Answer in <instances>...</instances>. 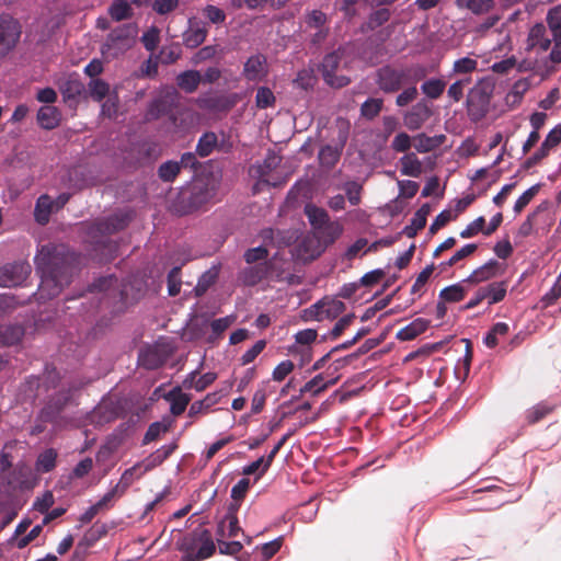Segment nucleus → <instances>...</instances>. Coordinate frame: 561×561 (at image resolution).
Returning <instances> with one entry per match:
<instances>
[{
	"mask_svg": "<svg viewBox=\"0 0 561 561\" xmlns=\"http://www.w3.org/2000/svg\"><path fill=\"white\" fill-rule=\"evenodd\" d=\"M35 264L42 278L38 287L41 298L57 296L69 283L68 266L58 247L43 245L35 256Z\"/></svg>",
	"mask_w": 561,
	"mask_h": 561,
	"instance_id": "obj_1",
	"label": "nucleus"
},
{
	"mask_svg": "<svg viewBox=\"0 0 561 561\" xmlns=\"http://www.w3.org/2000/svg\"><path fill=\"white\" fill-rule=\"evenodd\" d=\"M180 550L183 552L181 561H202L213 556L215 543L208 530L202 529L185 536Z\"/></svg>",
	"mask_w": 561,
	"mask_h": 561,
	"instance_id": "obj_2",
	"label": "nucleus"
},
{
	"mask_svg": "<svg viewBox=\"0 0 561 561\" xmlns=\"http://www.w3.org/2000/svg\"><path fill=\"white\" fill-rule=\"evenodd\" d=\"M343 226L339 221H328L322 227H320L317 231L313 232L312 238H308L306 243H314V247L311 250H306L302 254L305 260H313L319 256L324 248L332 244L337 240L343 233Z\"/></svg>",
	"mask_w": 561,
	"mask_h": 561,
	"instance_id": "obj_3",
	"label": "nucleus"
},
{
	"mask_svg": "<svg viewBox=\"0 0 561 561\" xmlns=\"http://www.w3.org/2000/svg\"><path fill=\"white\" fill-rule=\"evenodd\" d=\"M493 89L494 85L490 80L481 79L469 90L466 101L469 115L476 118L485 115Z\"/></svg>",
	"mask_w": 561,
	"mask_h": 561,
	"instance_id": "obj_4",
	"label": "nucleus"
},
{
	"mask_svg": "<svg viewBox=\"0 0 561 561\" xmlns=\"http://www.w3.org/2000/svg\"><path fill=\"white\" fill-rule=\"evenodd\" d=\"M345 310V305L334 297H324L302 311L305 321L334 320Z\"/></svg>",
	"mask_w": 561,
	"mask_h": 561,
	"instance_id": "obj_5",
	"label": "nucleus"
},
{
	"mask_svg": "<svg viewBox=\"0 0 561 561\" xmlns=\"http://www.w3.org/2000/svg\"><path fill=\"white\" fill-rule=\"evenodd\" d=\"M136 28L133 25H123L112 31L102 48L106 57H116L126 51L134 43Z\"/></svg>",
	"mask_w": 561,
	"mask_h": 561,
	"instance_id": "obj_6",
	"label": "nucleus"
},
{
	"mask_svg": "<svg viewBox=\"0 0 561 561\" xmlns=\"http://www.w3.org/2000/svg\"><path fill=\"white\" fill-rule=\"evenodd\" d=\"M344 51H335L324 57L322 62V75L325 82L332 87L342 88L348 84L350 79L340 75V65Z\"/></svg>",
	"mask_w": 561,
	"mask_h": 561,
	"instance_id": "obj_7",
	"label": "nucleus"
},
{
	"mask_svg": "<svg viewBox=\"0 0 561 561\" xmlns=\"http://www.w3.org/2000/svg\"><path fill=\"white\" fill-rule=\"evenodd\" d=\"M31 273L30 264L19 262L0 267V286L14 287L21 285Z\"/></svg>",
	"mask_w": 561,
	"mask_h": 561,
	"instance_id": "obj_8",
	"label": "nucleus"
},
{
	"mask_svg": "<svg viewBox=\"0 0 561 561\" xmlns=\"http://www.w3.org/2000/svg\"><path fill=\"white\" fill-rule=\"evenodd\" d=\"M506 295V284L504 282L500 283H492L488 286L480 287L476 294L474 297L471 298L467 305L466 309H472L477 307L479 304H481L484 299H488L489 305H493L496 302H500L504 299Z\"/></svg>",
	"mask_w": 561,
	"mask_h": 561,
	"instance_id": "obj_9",
	"label": "nucleus"
},
{
	"mask_svg": "<svg viewBox=\"0 0 561 561\" xmlns=\"http://www.w3.org/2000/svg\"><path fill=\"white\" fill-rule=\"evenodd\" d=\"M20 33V26L15 20L4 18L0 21V57L15 45Z\"/></svg>",
	"mask_w": 561,
	"mask_h": 561,
	"instance_id": "obj_10",
	"label": "nucleus"
},
{
	"mask_svg": "<svg viewBox=\"0 0 561 561\" xmlns=\"http://www.w3.org/2000/svg\"><path fill=\"white\" fill-rule=\"evenodd\" d=\"M30 525L31 522L27 519L19 523V525L15 528L14 535L11 537L9 541L13 547L18 549H23L41 535L43 530V525H36L27 534H25Z\"/></svg>",
	"mask_w": 561,
	"mask_h": 561,
	"instance_id": "obj_11",
	"label": "nucleus"
},
{
	"mask_svg": "<svg viewBox=\"0 0 561 561\" xmlns=\"http://www.w3.org/2000/svg\"><path fill=\"white\" fill-rule=\"evenodd\" d=\"M432 116V110L425 102L416 103L404 114V125L410 130H416Z\"/></svg>",
	"mask_w": 561,
	"mask_h": 561,
	"instance_id": "obj_12",
	"label": "nucleus"
},
{
	"mask_svg": "<svg viewBox=\"0 0 561 561\" xmlns=\"http://www.w3.org/2000/svg\"><path fill=\"white\" fill-rule=\"evenodd\" d=\"M156 466L154 460H147L144 462H138L129 469H126L122 474L118 483L116 484L121 488V493H124L135 480L139 479L147 471L152 469Z\"/></svg>",
	"mask_w": 561,
	"mask_h": 561,
	"instance_id": "obj_13",
	"label": "nucleus"
},
{
	"mask_svg": "<svg viewBox=\"0 0 561 561\" xmlns=\"http://www.w3.org/2000/svg\"><path fill=\"white\" fill-rule=\"evenodd\" d=\"M500 274V264L495 260H490L482 266L476 268L463 283L477 285L496 277Z\"/></svg>",
	"mask_w": 561,
	"mask_h": 561,
	"instance_id": "obj_14",
	"label": "nucleus"
},
{
	"mask_svg": "<svg viewBox=\"0 0 561 561\" xmlns=\"http://www.w3.org/2000/svg\"><path fill=\"white\" fill-rule=\"evenodd\" d=\"M403 77L402 71L385 67L378 71V84L385 92H394L401 87Z\"/></svg>",
	"mask_w": 561,
	"mask_h": 561,
	"instance_id": "obj_15",
	"label": "nucleus"
},
{
	"mask_svg": "<svg viewBox=\"0 0 561 561\" xmlns=\"http://www.w3.org/2000/svg\"><path fill=\"white\" fill-rule=\"evenodd\" d=\"M243 73L248 80H262L267 73L266 59L262 55L250 57L244 65Z\"/></svg>",
	"mask_w": 561,
	"mask_h": 561,
	"instance_id": "obj_16",
	"label": "nucleus"
},
{
	"mask_svg": "<svg viewBox=\"0 0 561 561\" xmlns=\"http://www.w3.org/2000/svg\"><path fill=\"white\" fill-rule=\"evenodd\" d=\"M551 45L550 38L547 36V31L543 24L539 23L534 25L528 34L527 46L531 49H539L546 51Z\"/></svg>",
	"mask_w": 561,
	"mask_h": 561,
	"instance_id": "obj_17",
	"label": "nucleus"
},
{
	"mask_svg": "<svg viewBox=\"0 0 561 561\" xmlns=\"http://www.w3.org/2000/svg\"><path fill=\"white\" fill-rule=\"evenodd\" d=\"M399 168L402 175L420 178L423 173V163L414 152L404 153L399 159Z\"/></svg>",
	"mask_w": 561,
	"mask_h": 561,
	"instance_id": "obj_18",
	"label": "nucleus"
},
{
	"mask_svg": "<svg viewBox=\"0 0 561 561\" xmlns=\"http://www.w3.org/2000/svg\"><path fill=\"white\" fill-rule=\"evenodd\" d=\"M430 325V321L423 318H417L411 323L402 328L397 333V339L400 341H411L425 332Z\"/></svg>",
	"mask_w": 561,
	"mask_h": 561,
	"instance_id": "obj_19",
	"label": "nucleus"
},
{
	"mask_svg": "<svg viewBox=\"0 0 561 561\" xmlns=\"http://www.w3.org/2000/svg\"><path fill=\"white\" fill-rule=\"evenodd\" d=\"M61 114L51 105L42 106L37 112V122L45 129H54L59 125Z\"/></svg>",
	"mask_w": 561,
	"mask_h": 561,
	"instance_id": "obj_20",
	"label": "nucleus"
},
{
	"mask_svg": "<svg viewBox=\"0 0 561 561\" xmlns=\"http://www.w3.org/2000/svg\"><path fill=\"white\" fill-rule=\"evenodd\" d=\"M217 379V374L208 371L202 376H197L196 371H192L183 381L185 388L203 391Z\"/></svg>",
	"mask_w": 561,
	"mask_h": 561,
	"instance_id": "obj_21",
	"label": "nucleus"
},
{
	"mask_svg": "<svg viewBox=\"0 0 561 561\" xmlns=\"http://www.w3.org/2000/svg\"><path fill=\"white\" fill-rule=\"evenodd\" d=\"M206 35L207 28L204 25L198 22H191L183 39L187 47L195 48L205 41Z\"/></svg>",
	"mask_w": 561,
	"mask_h": 561,
	"instance_id": "obj_22",
	"label": "nucleus"
},
{
	"mask_svg": "<svg viewBox=\"0 0 561 561\" xmlns=\"http://www.w3.org/2000/svg\"><path fill=\"white\" fill-rule=\"evenodd\" d=\"M164 398L170 402L171 413L174 415L182 414L191 401V397L184 393L180 388L172 389Z\"/></svg>",
	"mask_w": 561,
	"mask_h": 561,
	"instance_id": "obj_23",
	"label": "nucleus"
},
{
	"mask_svg": "<svg viewBox=\"0 0 561 561\" xmlns=\"http://www.w3.org/2000/svg\"><path fill=\"white\" fill-rule=\"evenodd\" d=\"M131 4H140V0H114L108 13L115 21L126 20L131 16Z\"/></svg>",
	"mask_w": 561,
	"mask_h": 561,
	"instance_id": "obj_24",
	"label": "nucleus"
},
{
	"mask_svg": "<svg viewBox=\"0 0 561 561\" xmlns=\"http://www.w3.org/2000/svg\"><path fill=\"white\" fill-rule=\"evenodd\" d=\"M443 140L444 136L430 137L425 134H417L413 137V148L420 153H426L438 148Z\"/></svg>",
	"mask_w": 561,
	"mask_h": 561,
	"instance_id": "obj_25",
	"label": "nucleus"
},
{
	"mask_svg": "<svg viewBox=\"0 0 561 561\" xmlns=\"http://www.w3.org/2000/svg\"><path fill=\"white\" fill-rule=\"evenodd\" d=\"M53 211H56L53 199L48 195L39 196L34 211L35 220L41 225H45L48 222Z\"/></svg>",
	"mask_w": 561,
	"mask_h": 561,
	"instance_id": "obj_26",
	"label": "nucleus"
},
{
	"mask_svg": "<svg viewBox=\"0 0 561 561\" xmlns=\"http://www.w3.org/2000/svg\"><path fill=\"white\" fill-rule=\"evenodd\" d=\"M59 90L65 100H75L84 92V85L77 77L69 76L59 84Z\"/></svg>",
	"mask_w": 561,
	"mask_h": 561,
	"instance_id": "obj_27",
	"label": "nucleus"
},
{
	"mask_svg": "<svg viewBox=\"0 0 561 561\" xmlns=\"http://www.w3.org/2000/svg\"><path fill=\"white\" fill-rule=\"evenodd\" d=\"M467 283H457L445 287L439 293V299L443 302H458L463 299L468 288L465 286Z\"/></svg>",
	"mask_w": 561,
	"mask_h": 561,
	"instance_id": "obj_28",
	"label": "nucleus"
},
{
	"mask_svg": "<svg viewBox=\"0 0 561 561\" xmlns=\"http://www.w3.org/2000/svg\"><path fill=\"white\" fill-rule=\"evenodd\" d=\"M346 141V135L341 138L340 147L324 146L319 152V160L322 165L333 167L341 156V149Z\"/></svg>",
	"mask_w": 561,
	"mask_h": 561,
	"instance_id": "obj_29",
	"label": "nucleus"
},
{
	"mask_svg": "<svg viewBox=\"0 0 561 561\" xmlns=\"http://www.w3.org/2000/svg\"><path fill=\"white\" fill-rule=\"evenodd\" d=\"M305 214L312 226L313 232L329 221L327 211L312 204L306 205Z\"/></svg>",
	"mask_w": 561,
	"mask_h": 561,
	"instance_id": "obj_30",
	"label": "nucleus"
},
{
	"mask_svg": "<svg viewBox=\"0 0 561 561\" xmlns=\"http://www.w3.org/2000/svg\"><path fill=\"white\" fill-rule=\"evenodd\" d=\"M202 81V76L196 70H187L178 76L176 82L178 85L184 90L185 92H194L199 82Z\"/></svg>",
	"mask_w": 561,
	"mask_h": 561,
	"instance_id": "obj_31",
	"label": "nucleus"
},
{
	"mask_svg": "<svg viewBox=\"0 0 561 561\" xmlns=\"http://www.w3.org/2000/svg\"><path fill=\"white\" fill-rule=\"evenodd\" d=\"M430 211V206L425 204L414 214L411 225L405 228V232L409 237L415 236L419 230L425 227Z\"/></svg>",
	"mask_w": 561,
	"mask_h": 561,
	"instance_id": "obj_32",
	"label": "nucleus"
},
{
	"mask_svg": "<svg viewBox=\"0 0 561 561\" xmlns=\"http://www.w3.org/2000/svg\"><path fill=\"white\" fill-rule=\"evenodd\" d=\"M493 0H457L459 8H466L474 14L489 12L493 7Z\"/></svg>",
	"mask_w": 561,
	"mask_h": 561,
	"instance_id": "obj_33",
	"label": "nucleus"
},
{
	"mask_svg": "<svg viewBox=\"0 0 561 561\" xmlns=\"http://www.w3.org/2000/svg\"><path fill=\"white\" fill-rule=\"evenodd\" d=\"M477 244L474 243H470V244H466L463 245L461 249H459L458 251L455 252V254L447 261L445 262H442L439 264V267L442 271H445L447 270L448 267L453 266V265H456L457 263H459L460 261L465 260L466 257L470 256L471 254L474 253V251L477 250Z\"/></svg>",
	"mask_w": 561,
	"mask_h": 561,
	"instance_id": "obj_34",
	"label": "nucleus"
},
{
	"mask_svg": "<svg viewBox=\"0 0 561 561\" xmlns=\"http://www.w3.org/2000/svg\"><path fill=\"white\" fill-rule=\"evenodd\" d=\"M547 23L552 32L554 41H561V5H557L548 11Z\"/></svg>",
	"mask_w": 561,
	"mask_h": 561,
	"instance_id": "obj_35",
	"label": "nucleus"
},
{
	"mask_svg": "<svg viewBox=\"0 0 561 561\" xmlns=\"http://www.w3.org/2000/svg\"><path fill=\"white\" fill-rule=\"evenodd\" d=\"M446 83L440 79H430L422 83L421 90L422 92L430 99H438L444 90Z\"/></svg>",
	"mask_w": 561,
	"mask_h": 561,
	"instance_id": "obj_36",
	"label": "nucleus"
},
{
	"mask_svg": "<svg viewBox=\"0 0 561 561\" xmlns=\"http://www.w3.org/2000/svg\"><path fill=\"white\" fill-rule=\"evenodd\" d=\"M508 333V325L504 322L495 323L484 337V344L488 347H494L499 343V339Z\"/></svg>",
	"mask_w": 561,
	"mask_h": 561,
	"instance_id": "obj_37",
	"label": "nucleus"
},
{
	"mask_svg": "<svg viewBox=\"0 0 561 561\" xmlns=\"http://www.w3.org/2000/svg\"><path fill=\"white\" fill-rule=\"evenodd\" d=\"M89 94L94 101L101 102L110 95V85L101 79H92L89 83Z\"/></svg>",
	"mask_w": 561,
	"mask_h": 561,
	"instance_id": "obj_38",
	"label": "nucleus"
},
{
	"mask_svg": "<svg viewBox=\"0 0 561 561\" xmlns=\"http://www.w3.org/2000/svg\"><path fill=\"white\" fill-rule=\"evenodd\" d=\"M478 68V61L477 59H473L471 57H463L460 59H457L454 62L453 66V73L454 75H468L476 71Z\"/></svg>",
	"mask_w": 561,
	"mask_h": 561,
	"instance_id": "obj_39",
	"label": "nucleus"
},
{
	"mask_svg": "<svg viewBox=\"0 0 561 561\" xmlns=\"http://www.w3.org/2000/svg\"><path fill=\"white\" fill-rule=\"evenodd\" d=\"M57 453L54 449H47L38 456L36 468L39 471L48 472L56 463Z\"/></svg>",
	"mask_w": 561,
	"mask_h": 561,
	"instance_id": "obj_40",
	"label": "nucleus"
},
{
	"mask_svg": "<svg viewBox=\"0 0 561 561\" xmlns=\"http://www.w3.org/2000/svg\"><path fill=\"white\" fill-rule=\"evenodd\" d=\"M333 383H335V379L325 380L323 375L320 374L313 377L310 381H308L305 385L304 390L306 392H311L312 394H318L319 392H321L322 390H324L325 388Z\"/></svg>",
	"mask_w": 561,
	"mask_h": 561,
	"instance_id": "obj_41",
	"label": "nucleus"
},
{
	"mask_svg": "<svg viewBox=\"0 0 561 561\" xmlns=\"http://www.w3.org/2000/svg\"><path fill=\"white\" fill-rule=\"evenodd\" d=\"M217 145V136L214 133H207L201 137L197 144V152L201 157H207Z\"/></svg>",
	"mask_w": 561,
	"mask_h": 561,
	"instance_id": "obj_42",
	"label": "nucleus"
},
{
	"mask_svg": "<svg viewBox=\"0 0 561 561\" xmlns=\"http://www.w3.org/2000/svg\"><path fill=\"white\" fill-rule=\"evenodd\" d=\"M277 163V158L276 157H273L272 159H268L265 161L264 165H257V167H253L251 169V172L253 173V175H256L260 181L257 183V185L260 184H272V185H276L275 182H271L270 179L267 178V172L265 169H272L273 167H275Z\"/></svg>",
	"mask_w": 561,
	"mask_h": 561,
	"instance_id": "obj_43",
	"label": "nucleus"
},
{
	"mask_svg": "<svg viewBox=\"0 0 561 561\" xmlns=\"http://www.w3.org/2000/svg\"><path fill=\"white\" fill-rule=\"evenodd\" d=\"M239 530L238 519L233 515L226 516L219 525V534L222 537H236Z\"/></svg>",
	"mask_w": 561,
	"mask_h": 561,
	"instance_id": "obj_44",
	"label": "nucleus"
},
{
	"mask_svg": "<svg viewBox=\"0 0 561 561\" xmlns=\"http://www.w3.org/2000/svg\"><path fill=\"white\" fill-rule=\"evenodd\" d=\"M471 82L470 77H466L455 81L447 90V95L453 102H459L463 96L465 88Z\"/></svg>",
	"mask_w": 561,
	"mask_h": 561,
	"instance_id": "obj_45",
	"label": "nucleus"
},
{
	"mask_svg": "<svg viewBox=\"0 0 561 561\" xmlns=\"http://www.w3.org/2000/svg\"><path fill=\"white\" fill-rule=\"evenodd\" d=\"M411 147H413V137H411L410 135H408L404 131L397 134L391 141V148L396 152L408 153V151Z\"/></svg>",
	"mask_w": 561,
	"mask_h": 561,
	"instance_id": "obj_46",
	"label": "nucleus"
},
{
	"mask_svg": "<svg viewBox=\"0 0 561 561\" xmlns=\"http://www.w3.org/2000/svg\"><path fill=\"white\" fill-rule=\"evenodd\" d=\"M181 170V165L176 161H167L159 168V176L165 182L173 181Z\"/></svg>",
	"mask_w": 561,
	"mask_h": 561,
	"instance_id": "obj_47",
	"label": "nucleus"
},
{
	"mask_svg": "<svg viewBox=\"0 0 561 561\" xmlns=\"http://www.w3.org/2000/svg\"><path fill=\"white\" fill-rule=\"evenodd\" d=\"M381 99H368L360 107V113L364 117L371 119L376 117L382 108Z\"/></svg>",
	"mask_w": 561,
	"mask_h": 561,
	"instance_id": "obj_48",
	"label": "nucleus"
},
{
	"mask_svg": "<svg viewBox=\"0 0 561 561\" xmlns=\"http://www.w3.org/2000/svg\"><path fill=\"white\" fill-rule=\"evenodd\" d=\"M485 225L484 217H478L476 220L470 222L463 230L460 231V237L462 239H469L477 236L479 232L483 233Z\"/></svg>",
	"mask_w": 561,
	"mask_h": 561,
	"instance_id": "obj_49",
	"label": "nucleus"
},
{
	"mask_svg": "<svg viewBox=\"0 0 561 561\" xmlns=\"http://www.w3.org/2000/svg\"><path fill=\"white\" fill-rule=\"evenodd\" d=\"M169 428V424L164 422L152 423L145 434L144 443L148 444L156 440L160 434L165 433Z\"/></svg>",
	"mask_w": 561,
	"mask_h": 561,
	"instance_id": "obj_50",
	"label": "nucleus"
},
{
	"mask_svg": "<svg viewBox=\"0 0 561 561\" xmlns=\"http://www.w3.org/2000/svg\"><path fill=\"white\" fill-rule=\"evenodd\" d=\"M255 102L257 107L266 108L274 104L275 96L268 88L261 87L256 92Z\"/></svg>",
	"mask_w": 561,
	"mask_h": 561,
	"instance_id": "obj_51",
	"label": "nucleus"
},
{
	"mask_svg": "<svg viewBox=\"0 0 561 561\" xmlns=\"http://www.w3.org/2000/svg\"><path fill=\"white\" fill-rule=\"evenodd\" d=\"M55 499L50 491H46L42 496L37 497L33 504L35 511L46 513L53 505Z\"/></svg>",
	"mask_w": 561,
	"mask_h": 561,
	"instance_id": "obj_52",
	"label": "nucleus"
},
{
	"mask_svg": "<svg viewBox=\"0 0 561 561\" xmlns=\"http://www.w3.org/2000/svg\"><path fill=\"white\" fill-rule=\"evenodd\" d=\"M118 111V98L115 93L107 95V99L103 102L101 113L104 116L113 117Z\"/></svg>",
	"mask_w": 561,
	"mask_h": 561,
	"instance_id": "obj_53",
	"label": "nucleus"
},
{
	"mask_svg": "<svg viewBox=\"0 0 561 561\" xmlns=\"http://www.w3.org/2000/svg\"><path fill=\"white\" fill-rule=\"evenodd\" d=\"M294 370V363L291 360L280 362L273 370V379L275 381H283Z\"/></svg>",
	"mask_w": 561,
	"mask_h": 561,
	"instance_id": "obj_54",
	"label": "nucleus"
},
{
	"mask_svg": "<svg viewBox=\"0 0 561 561\" xmlns=\"http://www.w3.org/2000/svg\"><path fill=\"white\" fill-rule=\"evenodd\" d=\"M265 341H256L255 344L242 355L241 363L243 365L252 363L262 353V351L265 348Z\"/></svg>",
	"mask_w": 561,
	"mask_h": 561,
	"instance_id": "obj_55",
	"label": "nucleus"
},
{
	"mask_svg": "<svg viewBox=\"0 0 561 561\" xmlns=\"http://www.w3.org/2000/svg\"><path fill=\"white\" fill-rule=\"evenodd\" d=\"M537 192H538L537 186H531L530 188L525 191L516 201V203L514 205V210L516 213H520L530 203V201L535 197Z\"/></svg>",
	"mask_w": 561,
	"mask_h": 561,
	"instance_id": "obj_56",
	"label": "nucleus"
},
{
	"mask_svg": "<svg viewBox=\"0 0 561 561\" xmlns=\"http://www.w3.org/2000/svg\"><path fill=\"white\" fill-rule=\"evenodd\" d=\"M179 5V0H154L152 9L158 14H167L175 10Z\"/></svg>",
	"mask_w": 561,
	"mask_h": 561,
	"instance_id": "obj_57",
	"label": "nucleus"
},
{
	"mask_svg": "<svg viewBox=\"0 0 561 561\" xmlns=\"http://www.w3.org/2000/svg\"><path fill=\"white\" fill-rule=\"evenodd\" d=\"M398 186L400 195L405 198H412L419 191V184L410 180L398 181Z\"/></svg>",
	"mask_w": 561,
	"mask_h": 561,
	"instance_id": "obj_58",
	"label": "nucleus"
},
{
	"mask_svg": "<svg viewBox=\"0 0 561 561\" xmlns=\"http://www.w3.org/2000/svg\"><path fill=\"white\" fill-rule=\"evenodd\" d=\"M141 42L148 50H154L159 43V30L151 27L141 37Z\"/></svg>",
	"mask_w": 561,
	"mask_h": 561,
	"instance_id": "obj_59",
	"label": "nucleus"
},
{
	"mask_svg": "<svg viewBox=\"0 0 561 561\" xmlns=\"http://www.w3.org/2000/svg\"><path fill=\"white\" fill-rule=\"evenodd\" d=\"M124 493H121V488L115 485L112 490H110L107 493H105L102 499L95 503L96 508L100 511L108 507L115 497L122 496Z\"/></svg>",
	"mask_w": 561,
	"mask_h": 561,
	"instance_id": "obj_60",
	"label": "nucleus"
},
{
	"mask_svg": "<svg viewBox=\"0 0 561 561\" xmlns=\"http://www.w3.org/2000/svg\"><path fill=\"white\" fill-rule=\"evenodd\" d=\"M93 468V460L91 458L82 459L72 470V478H83L85 477Z\"/></svg>",
	"mask_w": 561,
	"mask_h": 561,
	"instance_id": "obj_61",
	"label": "nucleus"
},
{
	"mask_svg": "<svg viewBox=\"0 0 561 561\" xmlns=\"http://www.w3.org/2000/svg\"><path fill=\"white\" fill-rule=\"evenodd\" d=\"M435 267L433 264L427 265L416 277L413 286H412V293L419 291L430 279L434 272Z\"/></svg>",
	"mask_w": 561,
	"mask_h": 561,
	"instance_id": "obj_62",
	"label": "nucleus"
},
{
	"mask_svg": "<svg viewBox=\"0 0 561 561\" xmlns=\"http://www.w3.org/2000/svg\"><path fill=\"white\" fill-rule=\"evenodd\" d=\"M318 333L314 329H306L295 334V341L301 345H309L316 341Z\"/></svg>",
	"mask_w": 561,
	"mask_h": 561,
	"instance_id": "obj_63",
	"label": "nucleus"
},
{
	"mask_svg": "<svg viewBox=\"0 0 561 561\" xmlns=\"http://www.w3.org/2000/svg\"><path fill=\"white\" fill-rule=\"evenodd\" d=\"M204 14L211 23H222L226 19L225 12L215 5H207Z\"/></svg>",
	"mask_w": 561,
	"mask_h": 561,
	"instance_id": "obj_64",
	"label": "nucleus"
}]
</instances>
